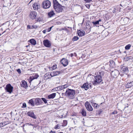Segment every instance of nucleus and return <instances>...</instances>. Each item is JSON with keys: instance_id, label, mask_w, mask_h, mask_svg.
Wrapping results in <instances>:
<instances>
[{"instance_id": "1", "label": "nucleus", "mask_w": 133, "mask_h": 133, "mask_svg": "<svg viewBox=\"0 0 133 133\" xmlns=\"http://www.w3.org/2000/svg\"><path fill=\"white\" fill-rule=\"evenodd\" d=\"M76 94L75 90L67 88L65 94L66 96L70 99L75 98Z\"/></svg>"}, {"instance_id": "2", "label": "nucleus", "mask_w": 133, "mask_h": 133, "mask_svg": "<svg viewBox=\"0 0 133 133\" xmlns=\"http://www.w3.org/2000/svg\"><path fill=\"white\" fill-rule=\"evenodd\" d=\"M91 79V78L88 77L87 78L88 80L90 82H92V84L94 85H97L99 84L102 81V78L101 76L96 75L94 77V80L92 81L90 79Z\"/></svg>"}, {"instance_id": "3", "label": "nucleus", "mask_w": 133, "mask_h": 133, "mask_svg": "<svg viewBox=\"0 0 133 133\" xmlns=\"http://www.w3.org/2000/svg\"><path fill=\"white\" fill-rule=\"evenodd\" d=\"M54 8L58 13L62 12L63 10V6L61 5L56 0H53Z\"/></svg>"}, {"instance_id": "4", "label": "nucleus", "mask_w": 133, "mask_h": 133, "mask_svg": "<svg viewBox=\"0 0 133 133\" xmlns=\"http://www.w3.org/2000/svg\"><path fill=\"white\" fill-rule=\"evenodd\" d=\"M42 4L43 8L47 9L50 7L51 5V3L48 0L44 1L43 2Z\"/></svg>"}, {"instance_id": "5", "label": "nucleus", "mask_w": 133, "mask_h": 133, "mask_svg": "<svg viewBox=\"0 0 133 133\" xmlns=\"http://www.w3.org/2000/svg\"><path fill=\"white\" fill-rule=\"evenodd\" d=\"M13 89V87L10 84H7L5 88V90L10 94L11 93Z\"/></svg>"}, {"instance_id": "6", "label": "nucleus", "mask_w": 133, "mask_h": 133, "mask_svg": "<svg viewBox=\"0 0 133 133\" xmlns=\"http://www.w3.org/2000/svg\"><path fill=\"white\" fill-rule=\"evenodd\" d=\"M34 102L35 105H42L43 103L41 98H35L34 100Z\"/></svg>"}, {"instance_id": "7", "label": "nucleus", "mask_w": 133, "mask_h": 133, "mask_svg": "<svg viewBox=\"0 0 133 133\" xmlns=\"http://www.w3.org/2000/svg\"><path fill=\"white\" fill-rule=\"evenodd\" d=\"M85 105L87 109L90 111H92L93 110V108L91 105L89 103L87 102L85 104Z\"/></svg>"}, {"instance_id": "8", "label": "nucleus", "mask_w": 133, "mask_h": 133, "mask_svg": "<svg viewBox=\"0 0 133 133\" xmlns=\"http://www.w3.org/2000/svg\"><path fill=\"white\" fill-rule=\"evenodd\" d=\"M37 15V14L36 12L32 11L30 12L29 16L31 18L34 19L36 18Z\"/></svg>"}, {"instance_id": "9", "label": "nucleus", "mask_w": 133, "mask_h": 133, "mask_svg": "<svg viewBox=\"0 0 133 133\" xmlns=\"http://www.w3.org/2000/svg\"><path fill=\"white\" fill-rule=\"evenodd\" d=\"M39 76L37 74H33L32 76L30 77L28 79L30 83L33 80L37 79Z\"/></svg>"}, {"instance_id": "10", "label": "nucleus", "mask_w": 133, "mask_h": 133, "mask_svg": "<svg viewBox=\"0 0 133 133\" xmlns=\"http://www.w3.org/2000/svg\"><path fill=\"white\" fill-rule=\"evenodd\" d=\"M44 45L48 48H50L51 46V44L50 41L48 39L44 40L43 41Z\"/></svg>"}, {"instance_id": "11", "label": "nucleus", "mask_w": 133, "mask_h": 133, "mask_svg": "<svg viewBox=\"0 0 133 133\" xmlns=\"http://www.w3.org/2000/svg\"><path fill=\"white\" fill-rule=\"evenodd\" d=\"M21 86L25 89L28 87V85L27 82L24 80H22L21 83Z\"/></svg>"}, {"instance_id": "12", "label": "nucleus", "mask_w": 133, "mask_h": 133, "mask_svg": "<svg viewBox=\"0 0 133 133\" xmlns=\"http://www.w3.org/2000/svg\"><path fill=\"white\" fill-rule=\"evenodd\" d=\"M61 63L64 66H66L68 64V62L66 59L65 58H63L61 61Z\"/></svg>"}, {"instance_id": "13", "label": "nucleus", "mask_w": 133, "mask_h": 133, "mask_svg": "<svg viewBox=\"0 0 133 133\" xmlns=\"http://www.w3.org/2000/svg\"><path fill=\"white\" fill-rule=\"evenodd\" d=\"M27 115L31 117L32 118H34L36 119L37 117L36 116V115L34 114V113L32 112L29 111L27 113Z\"/></svg>"}, {"instance_id": "14", "label": "nucleus", "mask_w": 133, "mask_h": 133, "mask_svg": "<svg viewBox=\"0 0 133 133\" xmlns=\"http://www.w3.org/2000/svg\"><path fill=\"white\" fill-rule=\"evenodd\" d=\"M60 74V72L59 71H55L51 72L50 74V75L51 77L58 75Z\"/></svg>"}, {"instance_id": "15", "label": "nucleus", "mask_w": 133, "mask_h": 133, "mask_svg": "<svg viewBox=\"0 0 133 133\" xmlns=\"http://www.w3.org/2000/svg\"><path fill=\"white\" fill-rule=\"evenodd\" d=\"M88 83H84L82 87V88H84L85 90H87L89 88Z\"/></svg>"}, {"instance_id": "16", "label": "nucleus", "mask_w": 133, "mask_h": 133, "mask_svg": "<svg viewBox=\"0 0 133 133\" xmlns=\"http://www.w3.org/2000/svg\"><path fill=\"white\" fill-rule=\"evenodd\" d=\"M104 73L103 71H99L98 72H96L95 73V75L97 76H100L102 78V77L104 76Z\"/></svg>"}, {"instance_id": "17", "label": "nucleus", "mask_w": 133, "mask_h": 133, "mask_svg": "<svg viewBox=\"0 0 133 133\" xmlns=\"http://www.w3.org/2000/svg\"><path fill=\"white\" fill-rule=\"evenodd\" d=\"M78 35L79 36H82L85 35V32L84 31L78 30L77 31Z\"/></svg>"}, {"instance_id": "18", "label": "nucleus", "mask_w": 133, "mask_h": 133, "mask_svg": "<svg viewBox=\"0 0 133 133\" xmlns=\"http://www.w3.org/2000/svg\"><path fill=\"white\" fill-rule=\"evenodd\" d=\"M38 5V4L37 3L35 2L32 5L34 9L35 10H37L39 7V6Z\"/></svg>"}, {"instance_id": "19", "label": "nucleus", "mask_w": 133, "mask_h": 133, "mask_svg": "<svg viewBox=\"0 0 133 133\" xmlns=\"http://www.w3.org/2000/svg\"><path fill=\"white\" fill-rule=\"evenodd\" d=\"M55 14L53 10H51L48 13V16L49 17H51L55 15Z\"/></svg>"}, {"instance_id": "20", "label": "nucleus", "mask_w": 133, "mask_h": 133, "mask_svg": "<svg viewBox=\"0 0 133 133\" xmlns=\"http://www.w3.org/2000/svg\"><path fill=\"white\" fill-rule=\"evenodd\" d=\"M56 93H53L48 96V98L49 99L54 98L56 96Z\"/></svg>"}, {"instance_id": "21", "label": "nucleus", "mask_w": 133, "mask_h": 133, "mask_svg": "<svg viewBox=\"0 0 133 133\" xmlns=\"http://www.w3.org/2000/svg\"><path fill=\"white\" fill-rule=\"evenodd\" d=\"M91 103L93 107L96 109L98 108L99 107V105L96 103H94L93 101H91Z\"/></svg>"}, {"instance_id": "22", "label": "nucleus", "mask_w": 133, "mask_h": 133, "mask_svg": "<svg viewBox=\"0 0 133 133\" xmlns=\"http://www.w3.org/2000/svg\"><path fill=\"white\" fill-rule=\"evenodd\" d=\"M28 103L31 104L32 106H35V104L34 101V99H31L29 101Z\"/></svg>"}, {"instance_id": "23", "label": "nucleus", "mask_w": 133, "mask_h": 133, "mask_svg": "<svg viewBox=\"0 0 133 133\" xmlns=\"http://www.w3.org/2000/svg\"><path fill=\"white\" fill-rule=\"evenodd\" d=\"M32 45H35L36 44V41L34 39H31L28 41Z\"/></svg>"}, {"instance_id": "24", "label": "nucleus", "mask_w": 133, "mask_h": 133, "mask_svg": "<svg viewBox=\"0 0 133 133\" xmlns=\"http://www.w3.org/2000/svg\"><path fill=\"white\" fill-rule=\"evenodd\" d=\"M132 86H133V82L130 83H128L126 85V87L127 88H130Z\"/></svg>"}, {"instance_id": "25", "label": "nucleus", "mask_w": 133, "mask_h": 133, "mask_svg": "<svg viewBox=\"0 0 133 133\" xmlns=\"http://www.w3.org/2000/svg\"><path fill=\"white\" fill-rule=\"evenodd\" d=\"M9 124V123L8 122H4L0 123V126H1V127H2Z\"/></svg>"}, {"instance_id": "26", "label": "nucleus", "mask_w": 133, "mask_h": 133, "mask_svg": "<svg viewBox=\"0 0 133 133\" xmlns=\"http://www.w3.org/2000/svg\"><path fill=\"white\" fill-rule=\"evenodd\" d=\"M112 74L114 75H115V77H116L119 74V71L117 70H115L114 71L112 72Z\"/></svg>"}, {"instance_id": "27", "label": "nucleus", "mask_w": 133, "mask_h": 133, "mask_svg": "<svg viewBox=\"0 0 133 133\" xmlns=\"http://www.w3.org/2000/svg\"><path fill=\"white\" fill-rule=\"evenodd\" d=\"M128 70V68L125 66H123L122 67L121 69V71L123 72H125Z\"/></svg>"}, {"instance_id": "28", "label": "nucleus", "mask_w": 133, "mask_h": 133, "mask_svg": "<svg viewBox=\"0 0 133 133\" xmlns=\"http://www.w3.org/2000/svg\"><path fill=\"white\" fill-rule=\"evenodd\" d=\"M81 113L83 116H86V112L84 109H83L82 110Z\"/></svg>"}, {"instance_id": "29", "label": "nucleus", "mask_w": 133, "mask_h": 133, "mask_svg": "<svg viewBox=\"0 0 133 133\" xmlns=\"http://www.w3.org/2000/svg\"><path fill=\"white\" fill-rule=\"evenodd\" d=\"M101 21V19H99L98 21H97L95 22H92V23L94 25H97L99 24V22Z\"/></svg>"}, {"instance_id": "30", "label": "nucleus", "mask_w": 133, "mask_h": 133, "mask_svg": "<svg viewBox=\"0 0 133 133\" xmlns=\"http://www.w3.org/2000/svg\"><path fill=\"white\" fill-rule=\"evenodd\" d=\"M57 90H62L64 89L63 85L57 87Z\"/></svg>"}, {"instance_id": "31", "label": "nucleus", "mask_w": 133, "mask_h": 133, "mask_svg": "<svg viewBox=\"0 0 133 133\" xmlns=\"http://www.w3.org/2000/svg\"><path fill=\"white\" fill-rule=\"evenodd\" d=\"M79 39V38L77 36H75L72 38V40L73 41H77Z\"/></svg>"}, {"instance_id": "32", "label": "nucleus", "mask_w": 133, "mask_h": 133, "mask_svg": "<svg viewBox=\"0 0 133 133\" xmlns=\"http://www.w3.org/2000/svg\"><path fill=\"white\" fill-rule=\"evenodd\" d=\"M41 99L42 101H43L44 103L46 104L47 103V100L45 98H41Z\"/></svg>"}, {"instance_id": "33", "label": "nucleus", "mask_w": 133, "mask_h": 133, "mask_svg": "<svg viewBox=\"0 0 133 133\" xmlns=\"http://www.w3.org/2000/svg\"><path fill=\"white\" fill-rule=\"evenodd\" d=\"M49 75L48 74H46L45 75H44V76L45 78H46V79H49V78H50V77H49Z\"/></svg>"}, {"instance_id": "34", "label": "nucleus", "mask_w": 133, "mask_h": 133, "mask_svg": "<svg viewBox=\"0 0 133 133\" xmlns=\"http://www.w3.org/2000/svg\"><path fill=\"white\" fill-rule=\"evenodd\" d=\"M131 45L130 44H128L125 46V49L127 50L129 49L131 47Z\"/></svg>"}, {"instance_id": "35", "label": "nucleus", "mask_w": 133, "mask_h": 133, "mask_svg": "<svg viewBox=\"0 0 133 133\" xmlns=\"http://www.w3.org/2000/svg\"><path fill=\"white\" fill-rule=\"evenodd\" d=\"M67 124V121L66 120H64L63 121V126H66Z\"/></svg>"}, {"instance_id": "36", "label": "nucleus", "mask_w": 133, "mask_h": 133, "mask_svg": "<svg viewBox=\"0 0 133 133\" xmlns=\"http://www.w3.org/2000/svg\"><path fill=\"white\" fill-rule=\"evenodd\" d=\"M69 85L67 84H65L63 85L64 89L67 88L68 87H69Z\"/></svg>"}, {"instance_id": "37", "label": "nucleus", "mask_w": 133, "mask_h": 133, "mask_svg": "<svg viewBox=\"0 0 133 133\" xmlns=\"http://www.w3.org/2000/svg\"><path fill=\"white\" fill-rule=\"evenodd\" d=\"M26 103H24L23 104V105L22 107V108H26Z\"/></svg>"}, {"instance_id": "38", "label": "nucleus", "mask_w": 133, "mask_h": 133, "mask_svg": "<svg viewBox=\"0 0 133 133\" xmlns=\"http://www.w3.org/2000/svg\"><path fill=\"white\" fill-rule=\"evenodd\" d=\"M56 68V65H54L52 67H51V69L52 70L55 69Z\"/></svg>"}, {"instance_id": "39", "label": "nucleus", "mask_w": 133, "mask_h": 133, "mask_svg": "<svg viewBox=\"0 0 133 133\" xmlns=\"http://www.w3.org/2000/svg\"><path fill=\"white\" fill-rule=\"evenodd\" d=\"M17 71L19 74H20L21 73V71L20 69H19L17 70Z\"/></svg>"}, {"instance_id": "40", "label": "nucleus", "mask_w": 133, "mask_h": 133, "mask_svg": "<svg viewBox=\"0 0 133 133\" xmlns=\"http://www.w3.org/2000/svg\"><path fill=\"white\" fill-rule=\"evenodd\" d=\"M117 113V112L116 111H115L111 113V114H116Z\"/></svg>"}, {"instance_id": "41", "label": "nucleus", "mask_w": 133, "mask_h": 133, "mask_svg": "<svg viewBox=\"0 0 133 133\" xmlns=\"http://www.w3.org/2000/svg\"><path fill=\"white\" fill-rule=\"evenodd\" d=\"M59 125L58 124L56 125L55 127V129H59Z\"/></svg>"}, {"instance_id": "42", "label": "nucleus", "mask_w": 133, "mask_h": 133, "mask_svg": "<svg viewBox=\"0 0 133 133\" xmlns=\"http://www.w3.org/2000/svg\"><path fill=\"white\" fill-rule=\"evenodd\" d=\"M57 90H58L57 89V87H56L53 89L52 90L53 91H57Z\"/></svg>"}, {"instance_id": "43", "label": "nucleus", "mask_w": 133, "mask_h": 133, "mask_svg": "<svg viewBox=\"0 0 133 133\" xmlns=\"http://www.w3.org/2000/svg\"><path fill=\"white\" fill-rule=\"evenodd\" d=\"M41 21V19L40 17L38 18L37 19V21L40 22V21Z\"/></svg>"}, {"instance_id": "44", "label": "nucleus", "mask_w": 133, "mask_h": 133, "mask_svg": "<svg viewBox=\"0 0 133 133\" xmlns=\"http://www.w3.org/2000/svg\"><path fill=\"white\" fill-rule=\"evenodd\" d=\"M52 27H51L50 28H48V29L47 30L48 32L50 31L51 30Z\"/></svg>"}, {"instance_id": "45", "label": "nucleus", "mask_w": 133, "mask_h": 133, "mask_svg": "<svg viewBox=\"0 0 133 133\" xmlns=\"http://www.w3.org/2000/svg\"><path fill=\"white\" fill-rule=\"evenodd\" d=\"M86 2L89 3L90 2V1H92V0H84Z\"/></svg>"}, {"instance_id": "46", "label": "nucleus", "mask_w": 133, "mask_h": 133, "mask_svg": "<svg viewBox=\"0 0 133 133\" xmlns=\"http://www.w3.org/2000/svg\"><path fill=\"white\" fill-rule=\"evenodd\" d=\"M110 64L111 63H112L113 64H114V62H113V61L112 60H111L110 61Z\"/></svg>"}, {"instance_id": "47", "label": "nucleus", "mask_w": 133, "mask_h": 133, "mask_svg": "<svg viewBox=\"0 0 133 133\" xmlns=\"http://www.w3.org/2000/svg\"><path fill=\"white\" fill-rule=\"evenodd\" d=\"M32 28H37V26H33V25H32Z\"/></svg>"}, {"instance_id": "48", "label": "nucleus", "mask_w": 133, "mask_h": 133, "mask_svg": "<svg viewBox=\"0 0 133 133\" xmlns=\"http://www.w3.org/2000/svg\"><path fill=\"white\" fill-rule=\"evenodd\" d=\"M49 133H55V131H53L52 130Z\"/></svg>"}, {"instance_id": "49", "label": "nucleus", "mask_w": 133, "mask_h": 133, "mask_svg": "<svg viewBox=\"0 0 133 133\" xmlns=\"http://www.w3.org/2000/svg\"><path fill=\"white\" fill-rule=\"evenodd\" d=\"M42 32L44 34H45L46 33V30H44Z\"/></svg>"}, {"instance_id": "50", "label": "nucleus", "mask_w": 133, "mask_h": 133, "mask_svg": "<svg viewBox=\"0 0 133 133\" xmlns=\"http://www.w3.org/2000/svg\"><path fill=\"white\" fill-rule=\"evenodd\" d=\"M73 56H74V54H70L71 57H72Z\"/></svg>"}, {"instance_id": "51", "label": "nucleus", "mask_w": 133, "mask_h": 133, "mask_svg": "<svg viewBox=\"0 0 133 133\" xmlns=\"http://www.w3.org/2000/svg\"><path fill=\"white\" fill-rule=\"evenodd\" d=\"M86 6L87 8L89 7H90V5H86Z\"/></svg>"}, {"instance_id": "52", "label": "nucleus", "mask_w": 133, "mask_h": 133, "mask_svg": "<svg viewBox=\"0 0 133 133\" xmlns=\"http://www.w3.org/2000/svg\"><path fill=\"white\" fill-rule=\"evenodd\" d=\"M74 55L75 56H77L76 54V53H74Z\"/></svg>"}, {"instance_id": "53", "label": "nucleus", "mask_w": 133, "mask_h": 133, "mask_svg": "<svg viewBox=\"0 0 133 133\" xmlns=\"http://www.w3.org/2000/svg\"><path fill=\"white\" fill-rule=\"evenodd\" d=\"M28 124H29V125H32V126L33 125H32V124H31L28 123Z\"/></svg>"}, {"instance_id": "54", "label": "nucleus", "mask_w": 133, "mask_h": 133, "mask_svg": "<svg viewBox=\"0 0 133 133\" xmlns=\"http://www.w3.org/2000/svg\"><path fill=\"white\" fill-rule=\"evenodd\" d=\"M27 27H28V28H30V25H28V26Z\"/></svg>"}, {"instance_id": "55", "label": "nucleus", "mask_w": 133, "mask_h": 133, "mask_svg": "<svg viewBox=\"0 0 133 133\" xmlns=\"http://www.w3.org/2000/svg\"><path fill=\"white\" fill-rule=\"evenodd\" d=\"M59 133H63V132H59Z\"/></svg>"}, {"instance_id": "56", "label": "nucleus", "mask_w": 133, "mask_h": 133, "mask_svg": "<svg viewBox=\"0 0 133 133\" xmlns=\"http://www.w3.org/2000/svg\"><path fill=\"white\" fill-rule=\"evenodd\" d=\"M62 117H61V118H62L63 117V115H62Z\"/></svg>"}, {"instance_id": "57", "label": "nucleus", "mask_w": 133, "mask_h": 133, "mask_svg": "<svg viewBox=\"0 0 133 133\" xmlns=\"http://www.w3.org/2000/svg\"><path fill=\"white\" fill-rule=\"evenodd\" d=\"M120 5H121V6H122L121 5V4H120Z\"/></svg>"}, {"instance_id": "58", "label": "nucleus", "mask_w": 133, "mask_h": 133, "mask_svg": "<svg viewBox=\"0 0 133 133\" xmlns=\"http://www.w3.org/2000/svg\"><path fill=\"white\" fill-rule=\"evenodd\" d=\"M5 32V31H4V32L3 33H4Z\"/></svg>"}, {"instance_id": "59", "label": "nucleus", "mask_w": 133, "mask_h": 133, "mask_svg": "<svg viewBox=\"0 0 133 133\" xmlns=\"http://www.w3.org/2000/svg\"><path fill=\"white\" fill-rule=\"evenodd\" d=\"M1 118L0 117V120L1 119Z\"/></svg>"}, {"instance_id": "60", "label": "nucleus", "mask_w": 133, "mask_h": 133, "mask_svg": "<svg viewBox=\"0 0 133 133\" xmlns=\"http://www.w3.org/2000/svg\"><path fill=\"white\" fill-rule=\"evenodd\" d=\"M0 127H1V126H0Z\"/></svg>"}]
</instances>
